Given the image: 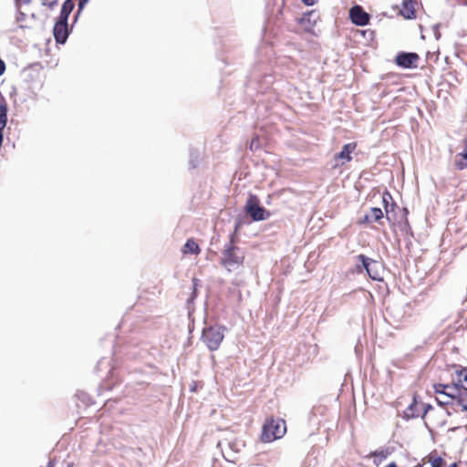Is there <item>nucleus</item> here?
Masks as SVG:
<instances>
[{
  "mask_svg": "<svg viewBox=\"0 0 467 467\" xmlns=\"http://www.w3.org/2000/svg\"><path fill=\"white\" fill-rule=\"evenodd\" d=\"M286 432L285 421L282 419H267L263 425L261 440L264 442H271L282 438Z\"/></svg>",
  "mask_w": 467,
  "mask_h": 467,
  "instance_id": "f257e3e1",
  "label": "nucleus"
},
{
  "mask_svg": "<svg viewBox=\"0 0 467 467\" xmlns=\"http://www.w3.org/2000/svg\"><path fill=\"white\" fill-rule=\"evenodd\" d=\"M440 404L439 409H434L432 406L427 404L424 407V412L422 418L425 420V423L430 424L433 428L441 427L446 422V410L443 408L444 404H448L449 401H441L438 398L436 399Z\"/></svg>",
  "mask_w": 467,
  "mask_h": 467,
  "instance_id": "f03ea898",
  "label": "nucleus"
},
{
  "mask_svg": "<svg viewBox=\"0 0 467 467\" xmlns=\"http://www.w3.org/2000/svg\"><path fill=\"white\" fill-rule=\"evenodd\" d=\"M233 243L234 238L232 237L229 245H227L223 252V256L221 258L222 265L229 271L234 267L242 265L244 261V254L240 252L239 248L234 246Z\"/></svg>",
  "mask_w": 467,
  "mask_h": 467,
  "instance_id": "7ed1b4c3",
  "label": "nucleus"
},
{
  "mask_svg": "<svg viewBox=\"0 0 467 467\" xmlns=\"http://www.w3.org/2000/svg\"><path fill=\"white\" fill-rule=\"evenodd\" d=\"M39 18L38 14L35 12V6L31 0H26L22 5L16 17L21 28H33Z\"/></svg>",
  "mask_w": 467,
  "mask_h": 467,
  "instance_id": "20e7f679",
  "label": "nucleus"
},
{
  "mask_svg": "<svg viewBox=\"0 0 467 467\" xmlns=\"http://www.w3.org/2000/svg\"><path fill=\"white\" fill-rule=\"evenodd\" d=\"M202 338L210 350H217L224 338L223 328L220 327H206L202 330Z\"/></svg>",
  "mask_w": 467,
  "mask_h": 467,
  "instance_id": "39448f33",
  "label": "nucleus"
},
{
  "mask_svg": "<svg viewBox=\"0 0 467 467\" xmlns=\"http://www.w3.org/2000/svg\"><path fill=\"white\" fill-rule=\"evenodd\" d=\"M246 212L254 221H264L270 216V213L258 204L256 196H251L247 201Z\"/></svg>",
  "mask_w": 467,
  "mask_h": 467,
  "instance_id": "423d86ee",
  "label": "nucleus"
},
{
  "mask_svg": "<svg viewBox=\"0 0 467 467\" xmlns=\"http://www.w3.org/2000/svg\"><path fill=\"white\" fill-rule=\"evenodd\" d=\"M357 147L358 143L355 141L345 144L341 150L334 156L336 163L333 168L343 166L345 163L351 161V154L356 150Z\"/></svg>",
  "mask_w": 467,
  "mask_h": 467,
  "instance_id": "0eeeda50",
  "label": "nucleus"
},
{
  "mask_svg": "<svg viewBox=\"0 0 467 467\" xmlns=\"http://www.w3.org/2000/svg\"><path fill=\"white\" fill-rule=\"evenodd\" d=\"M420 57L416 53H400L396 57V63L398 66L404 68H416Z\"/></svg>",
  "mask_w": 467,
  "mask_h": 467,
  "instance_id": "6e6552de",
  "label": "nucleus"
},
{
  "mask_svg": "<svg viewBox=\"0 0 467 467\" xmlns=\"http://www.w3.org/2000/svg\"><path fill=\"white\" fill-rule=\"evenodd\" d=\"M349 16L353 24L366 26L369 22V15L360 5L353 6L349 11Z\"/></svg>",
  "mask_w": 467,
  "mask_h": 467,
  "instance_id": "1a4fd4ad",
  "label": "nucleus"
},
{
  "mask_svg": "<svg viewBox=\"0 0 467 467\" xmlns=\"http://www.w3.org/2000/svg\"><path fill=\"white\" fill-rule=\"evenodd\" d=\"M418 3L416 0H403L399 14L405 19H415L416 18V6Z\"/></svg>",
  "mask_w": 467,
  "mask_h": 467,
  "instance_id": "9d476101",
  "label": "nucleus"
},
{
  "mask_svg": "<svg viewBox=\"0 0 467 467\" xmlns=\"http://www.w3.org/2000/svg\"><path fill=\"white\" fill-rule=\"evenodd\" d=\"M56 41L64 44L68 36L67 22L57 20L53 28Z\"/></svg>",
  "mask_w": 467,
  "mask_h": 467,
  "instance_id": "9b49d317",
  "label": "nucleus"
},
{
  "mask_svg": "<svg viewBox=\"0 0 467 467\" xmlns=\"http://www.w3.org/2000/svg\"><path fill=\"white\" fill-rule=\"evenodd\" d=\"M451 384L454 389L467 390V368L456 369Z\"/></svg>",
  "mask_w": 467,
  "mask_h": 467,
  "instance_id": "f8f14e48",
  "label": "nucleus"
},
{
  "mask_svg": "<svg viewBox=\"0 0 467 467\" xmlns=\"http://www.w3.org/2000/svg\"><path fill=\"white\" fill-rule=\"evenodd\" d=\"M182 253L183 254H199L201 253V248H200L199 244L192 238H190L186 241V243L182 246Z\"/></svg>",
  "mask_w": 467,
  "mask_h": 467,
  "instance_id": "ddd939ff",
  "label": "nucleus"
},
{
  "mask_svg": "<svg viewBox=\"0 0 467 467\" xmlns=\"http://www.w3.org/2000/svg\"><path fill=\"white\" fill-rule=\"evenodd\" d=\"M75 7L74 0H66L62 5L58 20L67 22L68 16Z\"/></svg>",
  "mask_w": 467,
  "mask_h": 467,
  "instance_id": "4468645a",
  "label": "nucleus"
},
{
  "mask_svg": "<svg viewBox=\"0 0 467 467\" xmlns=\"http://www.w3.org/2000/svg\"><path fill=\"white\" fill-rule=\"evenodd\" d=\"M427 462L431 465V467H443L445 462L441 456L439 455L437 451H432L430 452L427 457Z\"/></svg>",
  "mask_w": 467,
  "mask_h": 467,
  "instance_id": "2eb2a0df",
  "label": "nucleus"
},
{
  "mask_svg": "<svg viewBox=\"0 0 467 467\" xmlns=\"http://www.w3.org/2000/svg\"><path fill=\"white\" fill-rule=\"evenodd\" d=\"M389 200H392L391 195L389 192H385L382 197V201L384 203V208L386 212V218L389 222L393 221L394 219L390 217L389 213L393 212L394 208L396 207V203L392 202L389 204Z\"/></svg>",
  "mask_w": 467,
  "mask_h": 467,
  "instance_id": "dca6fc26",
  "label": "nucleus"
},
{
  "mask_svg": "<svg viewBox=\"0 0 467 467\" xmlns=\"http://www.w3.org/2000/svg\"><path fill=\"white\" fill-rule=\"evenodd\" d=\"M434 392L437 394H442L447 396L450 399H454V392L447 391V389H454L452 384H434L433 385Z\"/></svg>",
  "mask_w": 467,
  "mask_h": 467,
  "instance_id": "f3484780",
  "label": "nucleus"
},
{
  "mask_svg": "<svg viewBox=\"0 0 467 467\" xmlns=\"http://www.w3.org/2000/svg\"><path fill=\"white\" fill-rule=\"evenodd\" d=\"M358 260L362 263L363 267L366 269L368 276L372 278L373 280H379V276L378 275L373 274V270L370 268V262L369 258H368L364 254H359L358 256Z\"/></svg>",
  "mask_w": 467,
  "mask_h": 467,
  "instance_id": "a211bd4d",
  "label": "nucleus"
},
{
  "mask_svg": "<svg viewBox=\"0 0 467 467\" xmlns=\"http://www.w3.org/2000/svg\"><path fill=\"white\" fill-rule=\"evenodd\" d=\"M7 122V106L5 103L0 104V131L3 132Z\"/></svg>",
  "mask_w": 467,
  "mask_h": 467,
  "instance_id": "6ab92c4d",
  "label": "nucleus"
},
{
  "mask_svg": "<svg viewBox=\"0 0 467 467\" xmlns=\"http://www.w3.org/2000/svg\"><path fill=\"white\" fill-rule=\"evenodd\" d=\"M454 166L458 171L467 169V159L462 158V153H458L455 155Z\"/></svg>",
  "mask_w": 467,
  "mask_h": 467,
  "instance_id": "aec40b11",
  "label": "nucleus"
},
{
  "mask_svg": "<svg viewBox=\"0 0 467 467\" xmlns=\"http://www.w3.org/2000/svg\"><path fill=\"white\" fill-rule=\"evenodd\" d=\"M369 216L372 222H379L383 218L384 214L380 208L373 207L370 209Z\"/></svg>",
  "mask_w": 467,
  "mask_h": 467,
  "instance_id": "412c9836",
  "label": "nucleus"
},
{
  "mask_svg": "<svg viewBox=\"0 0 467 467\" xmlns=\"http://www.w3.org/2000/svg\"><path fill=\"white\" fill-rule=\"evenodd\" d=\"M389 455V451L388 450H380L370 452L369 456L374 458H379V462L387 459Z\"/></svg>",
  "mask_w": 467,
  "mask_h": 467,
  "instance_id": "4be33fe9",
  "label": "nucleus"
},
{
  "mask_svg": "<svg viewBox=\"0 0 467 467\" xmlns=\"http://www.w3.org/2000/svg\"><path fill=\"white\" fill-rule=\"evenodd\" d=\"M57 0H53L51 2H47V0H43L42 5H47L48 8L52 9L55 5H57Z\"/></svg>",
  "mask_w": 467,
  "mask_h": 467,
  "instance_id": "5701e85b",
  "label": "nucleus"
},
{
  "mask_svg": "<svg viewBox=\"0 0 467 467\" xmlns=\"http://www.w3.org/2000/svg\"><path fill=\"white\" fill-rule=\"evenodd\" d=\"M371 222H372V220L370 219V216L369 215H365L363 219L358 221V223L359 224H364V223H369Z\"/></svg>",
  "mask_w": 467,
  "mask_h": 467,
  "instance_id": "b1692460",
  "label": "nucleus"
},
{
  "mask_svg": "<svg viewBox=\"0 0 467 467\" xmlns=\"http://www.w3.org/2000/svg\"><path fill=\"white\" fill-rule=\"evenodd\" d=\"M88 0H79L78 1V12H80L84 8V6L88 3Z\"/></svg>",
  "mask_w": 467,
  "mask_h": 467,
  "instance_id": "393cba45",
  "label": "nucleus"
},
{
  "mask_svg": "<svg viewBox=\"0 0 467 467\" xmlns=\"http://www.w3.org/2000/svg\"><path fill=\"white\" fill-rule=\"evenodd\" d=\"M304 5H307V6H311V5H314L316 4V0H301Z\"/></svg>",
  "mask_w": 467,
  "mask_h": 467,
  "instance_id": "a878e982",
  "label": "nucleus"
},
{
  "mask_svg": "<svg viewBox=\"0 0 467 467\" xmlns=\"http://www.w3.org/2000/svg\"><path fill=\"white\" fill-rule=\"evenodd\" d=\"M5 70V64L2 59H0V76L4 74Z\"/></svg>",
  "mask_w": 467,
  "mask_h": 467,
  "instance_id": "bb28decb",
  "label": "nucleus"
},
{
  "mask_svg": "<svg viewBox=\"0 0 467 467\" xmlns=\"http://www.w3.org/2000/svg\"><path fill=\"white\" fill-rule=\"evenodd\" d=\"M464 150L462 152V158H465L467 159V139L464 140Z\"/></svg>",
  "mask_w": 467,
  "mask_h": 467,
  "instance_id": "cd10ccee",
  "label": "nucleus"
},
{
  "mask_svg": "<svg viewBox=\"0 0 467 467\" xmlns=\"http://www.w3.org/2000/svg\"><path fill=\"white\" fill-rule=\"evenodd\" d=\"M258 141V137H255L252 140L251 143H250V150H254V146H255V142Z\"/></svg>",
  "mask_w": 467,
  "mask_h": 467,
  "instance_id": "c85d7f7f",
  "label": "nucleus"
},
{
  "mask_svg": "<svg viewBox=\"0 0 467 467\" xmlns=\"http://www.w3.org/2000/svg\"><path fill=\"white\" fill-rule=\"evenodd\" d=\"M192 283H193V293H195L196 289H197V285H198V279L194 277L192 279Z\"/></svg>",
  "mask_w": 467,
  "mask_h": 467,
  "instance_id": "c756f323",
  "label": "nucleus"
},
{
  "mask_svg": "<svg viewBox=\"0 0 467 467\" xmlns=\"http://www.w3.org/2000/svg\"><path fill=\"white\" fill-rule=\"evenodd\" d=\"M459 390H460V389H447V391L454 392V398L458 394Z\"/></svg>",
  "mask_w": 467,
  "mask_h": 467,
  "instance_id": "7c9ffc66",
  "label": "nucleus"
},
{
  "mask_svg": "<svg viewBox=\"0 0 467 467\" xmlns=\"http://www.w3.org/2000/svg\"><path fill=\"white\" fill-rule=\"evenodd\" d=\"M449 467H458L456 462L451 463Z\"/></svg>",
  "mask_w": 467,
  "mask_h": 467,
  "instance_id": "2f4dec72",
  "label": "nucleus"
},
{
  "mask_svg": "<svg viewBox=\"0 0 467 467\" xmlns=\"http://www.w3.org/2000/svg\"><path fill=\"white\" fill-rule=\"evenodd\" d=\"M464 409L467 410V405H463Z\"/></svg>",
  "mask_w": 467,
  "mask_h": 467,
  "instance_id": "473e14b6",
  "label": "nucleus"
},
{
  "mask_svg": "<svg viewBox=\"0 0 467 467\" xmlns=\"http://www.w3.org/2000/svg\"><path fill=\"white\" fill-rule=\"evenodd\" d=\"M466 4H467V0H466Z\"/></svg>",
  "mask_w": 467,
  "mask_h": 467,
  "instance_id": "72a5a7b5",
  "label": "nucleus"
}]
</instances>
